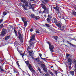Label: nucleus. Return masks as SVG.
Masks as SVG:
<instances>
[{
  "label": "nucleus",
  "mask_w": 76,
  "mask_h": 76,
  "mask_svg": "<svg viewBox=\"0 0 76 76\" xmlns=\"http://www.w3.org/2000/svg\"><path fill=\"white\" fill-rule=\"evenodd\" d=\"M47 43L48 44H49V49L51 51V52L52 53H53L54 52V47L53 46V45H51V43L50 42H47Z\"/></svg>",
  "instance_id": "1"
},
{
  "label": "nucleus",
  "mask_w": 76,
  "mask_h": 76,
  "mask_svg": "<svg viewBox=\"0 0 76 76\" xmlns=\"http://www.w3.org/2000/svg\"><path fill=\"white\" fill-rule=\"evenodd\" d=\"M32 41H33L32 39H31L28 42L29 44V46L30 47H34V43L32 42Z\"/></svg>",
  "instance_id": "2"
},
{
  "label": "nucleus",
  "mask_w": 76,
  "mask_h": 76,
  "mask_svg": "<svg viewBox=\"0 0 76 76\" xmlns=\"http://www.w3.org/2000/svg\"><path fill=\"white\" fill-rule=\"evenodd\" d=\"M6 32H7L6 29L3 28L2 29V31L0 34V36H1V37L4 36V35H6Z\"/></svg>",
  "instance_id": "3"
},
{
  "label": "nucleus",
  "mask_w": 76,
  "mask_h": 76,
  "mask_svg": "<svg viewBox=\"0 0 76 76\" xmlns=\"http://www.w3.org/2000/svg\"><path fill=\"white\" fill-rule=\"evenodd\" d=\"M34 60L35 61L38 63H37L38 64H41V63H42V62L39 61V58L38 57L35 59Z\"/></svg>",
  "instance_id": "4"
},
{
  "label": "nucleus",
  "mask_w": 76,
  "mask_h": 76,
  "mask_svg": "<svg viewBox=\"0 0 76 76\" xmlns=\"http://www.w3.org/2000/svg\"><path fill=\"white\" fill-rule=\"evenodd\" d=\"M28 68L29 70L31 72H34L35 71L34 69L32 68V66H31V64H30L28 66Z\"/></svg>",
  "instance_id": "5"
},
{
  "label": "nucleus",
  "mask_w": 76,
  "mask_h": 76,
  "mask_svg": "<svg viewBox=\"0 0 76 76\" xmlns=\"http://www.w3.org/2000/svg\"><path fill=\"white\" fill-rule=\"evenodd\" d=\"M67 59H68V61L67 62L68 64L69 65H70H70H71V64H72V59L69 58H67Z\"/></svg>",
  "instance_id": "6"
},
{
  "label": "nucleus",
  "mask_w": 76,
  "mask_h": 76,
  "mask_svg": "<svg viewBox=\"0 0 76 76\" xmlns=\"http://www.w3.org/2000/svg\"><path fill=\"white\" fill-rule=\"evenodd\" d=\"M25 4V6L26 7L28 6V2L27 1H26V0H24L23 2V4Z\"/></svg>",
  "instance_id": "7"
},
{
  "label": "nucleus",
  "mask_w": 76,
  "mask_h": 76,
  "mask_svg": "<svg viewBox=\"0 0 76 76\" xmlns=\"http://www.w3.org/2000/svg\"><path fill=\"white\" fill-rule=\"evenodd\" d=\"M53 8L54 9L56 10V11H57V12H59L60 11L59 9H60L59 8V7H58V6H56V7H53Z\"/></svg>",
  "instance_id": "8"
},
{
  "label": "nucleus",
  "mask_w": 76,
  "mask_h": 76,
  "mask_svg": "<svg viewBox=\"0 0 76 76\" xmlns=\"http://www.w3.org/2000/svg\"><path fill=\"white\" fill-rule=\"evenodd\" d=\"M10 35L8 36L5 37L4 39L5 41H7L8 39H10Z\"/></svg>",
  "instance_id": "9"
},
{
  "label": "nucleus",
  "mask_w": 76,
  "mask_h": 76,
  "mask_svg": "<svg viewBox=\"0 0 76 76\" xmlns=\"http://www.w3.org/2000/svg\"><path fill=\"white\" fill-rule=\"evenodd\" d=\"M61 23H58L56 25L58 28H61Z\"/></svg>",
  "instance_id": "10"
},
{
  "label": "nucleus",
  "mask_w": 76,
  "mask_h": 76,
  "mask_svg": "<svg viewBox=\"0 0 76 76\" xmlns=\"http://www.w3.org/2000/svg\"><path fill=\"white\" fill-rule=\"evenodd\" d=\"M36 35V34H33L31 37V39H32L33 41H34L35 40V35Z\"/></svg>",
  "instance_id": "11"
},
{
  "label": "nucleus",
  "mask_w": 76,
  "mask_h": 76,
  "mask_svg": "<svg viewBox=\"0 0 76 76\" xmlns=\"http://www.w3.org/2000/svg\"><path fill=\"white\" fill-rule=\"evenodd\" d=\"M49 2V0H43L42 1V3L44 4H45L46 3H48Z\"/></svg>",
  "instance_id": "12"
},
{
  "label": "nucleus",
  "mask_w": 76,
  "mask_h": 76,
  "mask_svg": "<svg viewBox=\"0 0 76 76\" xmlns=\"http://www.w3.org/2000/svg\"><path fill=\"white\" fill-rule=\"evenodd\" d=\"M23 23L24 26L26 27L27 26V25H28V23L27 22V21L24 22Z\"/></svg>",
  "instance_id": "13"
},
{
  "label": "nucleus",
  "mask_w": 76,
  "mask_h": 76,
  "mask_svg": "<svg viewBox=\"0 0 76 76\" xmlns=\"http://www.w3.org/2000/svg\"><path fill=\"white\" fill-rule=\"evenodd\" d=\"M19 53L21 55H22V56H23L22 57H23V56H24V55L25 54V52H24V53H22V51H21L20 52V51Z\"/></svg>",
  "instance_id": "14"
},
{
  "label": "nucleus",
  "mask_w": 76,
  "mask_h": 76,
  "mask_svg": "<svg viewBox=\"0 0 76 76\" xmlns=\"http://www.w3.org/2000/svg\"><path fill=\"white\" fill-rule=\"evenodd\" d=\"M14 45L15 46V45H19V42H18L15 41L14 43Z\"/></svg>",
  "instance_id": "15"
},
{
  "label": "nucleus",
  "mask_w": 76,
  "mask_h": 76,
  "mask_svg": "<svg viewBox=\"0 0 76 76\" xmlns=\"http://www.w3.org/2000/svg\"><path fill=\"white\" fill-rule=\"evenodd\" d=\"M21 6L23 7V9H24V10H27V8L25 7V5L24 4H23L21 5Z\"/></svg>",
  "instance_id": "16"
},
{
  "label": "nucleus",
  "mask_w": 76,
  "mask_h": 76,
  "mask_svg": "<svg viewBox=\"0 0 76 76\" xmlns=\"http://www.w3.org/2000/svg\"><path fill=\"white\" fill-rule=\"evenodd\" d=\"M33 50H31L28 51V52H29V56H32V53H33Z\"/></svg>",
  "instance_id": "17"
},
{
  "label": "nucleus",
  "mask_w": 76,
  "mask_h": 76,
  "mask_svg": "<svg viewBox=\"0 0 76 76\" xmlns=\"http://www.w3.org/2000/svg\"><path fill=\"white\" fill-rule=\"evenodd\" d=\"M42 9H43L44 10H45L47 8L45 5H43L42 6Z\"/></svg>",
  "instance_id": "18"
},
{
  "label": "nucleus",
  "mask_w": 76,
  "mask_h": 76,
  "mask_svg": "<svg viewBox=\"0 0 76 76\" xmlns=\"http://www.w3.org/2000/svg\"><path fill=\"white\" fill-rule=\"evenodd\" d=\"M21 19H22V20L23 21V22H25L26 21H27V20H26V18H25V17L22 18Z\"/></svg>",
  "instance_id": "19"
},
{
  "label": "nucleus",
  "mask_w": 76,
  "mask_h": 76,
  "mask_svg": "<svg viewBox=\"0 0 76 76\" xmlns=\"http://www.w3.org/2000/svg\"><path fill=\"white\" fill-rule=\"evenodd\" d=\"M0 71H1V72H4V69L3 68V67H2L0 66Z\"/></svg>",
  "instance_id": "20"
},
{
  "label": "nucleus",
  "mask_w": 76,
  "mask_h": 76,
  "mask_svg": "<svg viewBox=\"0 0 76 76\" xmlns=\"http://www.w3.org/2000/svg\"><path fill=\"white\" fill-rule=\"evenodd\" d=\"M37 69L39 72H40V73H42V71H41V68H40L39 67H38Z\"/></svg>",
  "instance_id": "21"
},
{
  "label": "nucleus",
  "mask_w": 76,
  "mask_h": 76,
  "mask_svg": "<svg viewBox=\"0 0 76 76\" xmlns=\"http://www.w3.org/2000/svg\"><path fill=\"white\" fill-rule=\"evenodd\" d=\"M40 66L41 67L43 68V69H44V68H45V64H41Z\"/></svg>",
  "instance_id": "22"
},
{
  "label": "nucleus",
  "mask_w": 76,
  "mask_h": 76,
  "mask_svg": "<svg viewBox=\"0 0 76 76\" xmlns=\"http://www.w3.org/2000/svg\"><path fill=\"white\" fill-rule=\"evenodd\" d=\"M69 73L71 75L74 76V71H70Z\"/></svg>",
  "instance_id": "23"
},
{
  "label": "nucleus",
  "mask_w": 76,
  "mask_h": 76,
  "mask_svg": "<svg viewBox=\"0 0 76 76\" xmlns=\"http://www.w3.org/2000/svg\"><path fill=\"white\" fill-rule=\"evenodd\" d=\"M27 50L28 51H31L30 50H31V47H30V46H28L27 48Z\"/></svg>",
  "instance_id": "24"
},
{
  "label": "nucleus",
  "mask_w": 76,
  "mask_h": 76,
  "mask_svg": "<svg viewBox=\"0 0 76 76\" xmlns=\"http://www.w3.org/2000/svg\"><path fill=\"white\" fill-rule=\"evenodd\" d=\"M54 23H55L56 25L58 23V22H57V19H56V18H55L54 19Z\"/></svg>",
  "instance_id": "25"
},
{
  "label": "nucleus",
  "mask_w": 76,
  "mask_h": 76,
  "mask_svg": "<svg viewBox=\"0 0 76 76\" xmlns=\"http://www.w3.org/2000/svg\"><path fill=\"white\" fill-rule=\"evenodd\" d=\"M73 63H75V68H76V60L75 59H74L73 60Z\"/></svg>",
  "instance_id": "26"
},
{
  "label": "nucleus",
  "mask_w": 76,
  "mask_h": 76,
  "mask_svg": "<svg viewBox=\"0 0 76 76\" xmlns=\"http://www.w3.org/2000/svg\"><path fill=\"white\" fill-rule=\"evenodd\" d=\"M46 20L47 21V22H48V23H50V22H51V20L49 18H47Z\"/></svg>",
  "instance_id": "27"
},
{
  "label": "nucleus",
  "mask_w": 76,
  "mask_h": 76,
  "mask_svg": "<svg viewBox=\"0 0 76 76\" xmlns=\"http://www.w3.org/2000/svg\"><path fill=\"white\" fill-rule=\"evenodd\" d=\"M45 26H46V27H47V28H50V25H49V24H48L45 23Z\"/></svg>",
  "instance_id": "28"
},
{
  "label": "nucleus",
  "mask_w": 76,
  "mask_h": 76,
  "mask_svg": "<svg viewBox=\"0 0 76 76\" xmlns=\"http://www.w3.org/2000/svg\"><path fill=\"white\" fill-rule=\"evenodd\" d=\"M43 70L45 72H47V68L45 67L44 68H43Z\"/></svg>",
  "instance_id": "29"
},
{
  "label": "nucleus",
  "mask_w": 76,
  "mask_h": 76,
  "mask_svg": "<svg viewBox=\"0 0 76 76\" xmlns=\"http://www.w3.org/2000/svg\"><path fill=\"white\" fill-rule=\"evenodd\" d=\"M31 18H33V19H34L35 18V16L33 14H31Z\"/></svg>",
  "instance_id": "30"
},
{
  "label": "nucleus",
  "mask_w": 76,
  "mask_h": 76,
  "mask_svg": "<svg viewBox=\"0 0 76 76\" xmlns=\"http://www.w3.org/2000/svg\"><path fill=\"white\" fill-rule=\"evenodd\" d=\"M65 28V27H64V26H63L62 27H61V28H60L61 31H63L64 28Z\"/></svg>",
  "instance_id": "31"
},
{
  "label": "nucleus",
  "mask_w": 76,
  "mask_h": 76,
  "mask_svg": "<svg viewBox=\"0 0 76 76\" xmlns=\"http://www.w3.org/2000/svg\"><path fill=\"white\" fill-rule=\"evenodd\" d=\"M72 13L75 16H76V12L75 10H72Z\"/></svg>",
  "instance_id": "32"
},
{
  "label": "nucleus",
  "mask_w": 76,
  "mask_h": 76,
  "mask_svg": "<svg viewBox=\"0 0 76 76\" xmlns=\"http://www.w3.org/2000/svg\"><path fill=\"white\" fill-rule=\"evenodd\" d=\"M45 12L46 13H47V14L49 13V10H48V9H47L45 10Z\"/></svg>",
  "instance_id": "33"
},
{
  "label": "nucleus",
  "mask_w": 76,
  "mask_h": 76,
  "mask_svg": "<svg viewBox=\"0 0 76 76\" xmlns=\"http://www.w3.org/2000/svg\"><path fill=\"white\" fill-rule=\"evenodd\" d=\"M7 14V13L5 11H4L3 13V15H4V16H5V15H6Z\"/></svg>",
  "instance_id": "34"
},
{
  "label": "nucleus",
  "mask_w": 76,
  "mask_h": 76,
  "mask_svg": "<svg viewBox=\"0 0 76 76\" xmlns=\"http://www.w3.org/2000/svg\"><path fill=\"white\" fill-rule=\"evenodd\" d=\"M34 19H35L36 20H38V19H39V16H36L34 18Z\"/></svg>",
  "instance_id": "35"
},
{
  "label": "nucleus",
  "mask_w": 76,
  "mask_h": 76,
  "mask_svg": "<svg viewBox=\"0 0 76 76\" xmlns=\"http://www.w3.org/2000/svg\"><path fill=\"white\" fill-rule=\"evenodd\" d=\"M25 63L27 65V66H29V61H26Z\"/></svg>",
  "instance_id": "36"
},
{
  "label": "nucleus",
  "mask_w": 76,
  "mask_h": 76,
  "mask_svg": "<svg viewBox=\"0 0 76 76\" xmlns=\"http://www.w3.org/2000/svg\"><path fill=\"white\" fill-rule=\"evenodd\" d=\"M68 44H69V45H72V47H75V45L73 44H72L71 43L68 42Z\"/></svg>",
  "instance_id": "37"
},
{
  "label": "nucleus",
  "mask_w": 76,
  "mask_h": 76,
  "mask_svg": "<svg viewBox=\"0 0 76 76\" xmlns=\"http://www.w3.org/2000/svg\"><path fill=\"white\" fill-rule=\"evenodd\" d=\"M54 38L55 39H56V40H57V39L58 38V37L55 36H54Z\"/></svg>",
  "instance_id": "38"
},
{
  "label": "nucleus",
  "mask_w": 76,
  "mask_h": 76,
  "mask_svg": "<svg viewBox=\"0 0 76 76\" xmlns=\"http://www.w3.org/2000/svg\"><path fill=\"white\" fill-rule=\"evenodd\" d=\"M14 72L15 73H18V70L15 69H14Z\"/></svg>",
  "instance_id": "39"
},
{
  "label": "nucleus",
  "mask_w": 76,
  "mask_h": 76,
  "mask_svg": "<svg viewBox=\"0 0 76 76\" xmlns=\"http://www.w3.org/2000/svg\"><path fill=\"white\" fill-rule=\"evenodd\" d=\"M16 64H17L18 66L19 67L20 65H19V61H17L16 62Z\"/></svg>",
  "instance_id": "40"
},
{
  "label": "nucleus",
  "mask_w": 76,
  "mask_h": 76,
  "mask_svg": "<svg viewBox=\"0 0 76 76\" xmlns=\"http://www.w3.org/2000/svg\"><path fill=\"white\" fill-rule=\"evenodd\" d=\"M49 74H50V75H52V76H53V75H54V74H53V73L52 72H51V71H50L49 72Z\"/></svg>",
  "instance_id": "41"
},
{
  "label": "nucleus",
  "mask_w": 76,
  "mask_h": 76,
  "mask_svg": "<svg viewBox=\"0 0 76 76\" xmlns=\"http://www.w3.org/2000/svg\"><path fill=\"white\" fill-rule=\"evenodd\" d=\"M48 18H52V16H51V15H49L48 16Z\"/></svg>",
  "instance_id": "42"
},
{
  "label": "nucleus",
  "mask_w": 76,
  "mask_h": 76,
  "mask_svg": "<svg viewBox=\"0 0 76 76\" xmlns=\"http://www.w3.org/2000/svg\"><path fill=\"white\" fill-rule=\"evenodd\" d=\"M20 39V42H21V43H22L23 42V39L22 38L19 39Z\"/></svg>",
  "instance_id": "43"
},
{
  "label": "nucleus",
  "mask_w": 76,
  "mask_h": 76,
  "mask_svg": "<svg viewBox=\"0 0 76 76\" xmlns=\"http://www.w3.org/2000/svg\"><path fill=\"white\" fill-rule=\"evenodd\" d=\"M3 24H2L0 25V29H1L2 28H3Z\"/></svg>",
  "instance_id": "44"
},
{
  "label": "nucleus",
  "mask_w": 76,
  "mask_h": 76,
  "mask_svg": "<svg viewBox=\"0 0 76 76\" xmlns=\"http://www.w3.org/2000/svg\"><path fill=\"white\" fill-rule=\"evenodd\" d=\"M34 31V29H33V28H31L30 30V32H32V31Z\"/></svg>",
  "instance_id": "45"
},
{
  "label": "nucleus",
  "mask_w": 76,
  "mask_h": 76,
  "mask_svg": "<svg viewBox=\"0 0 76 76\" xmlns=\"http://www.w3.org/2000/svg\"><path fill=\"white\" fill-rule=\"evenodd\" d=\"M41 58L42 60H43L44 61H46V58H43L42 57H41Z\"/></svg>",
  "instance_id": "46"
},
{
  "label": "nucleus",
  "mask_w": 76,
  "mask_h": 76,
  "mask_svg": "<svg viewBox=\"0 0 76 76\" xmlns=\"http://www.w3.org/2000/svg\"><path fill=\"white\" fill-rule=\"evenodd\" d=\"M66 57H69V56H70V54H66Z\"/></svg>",
  "instance_id": "47"
},
{
  "label": "nucleus",
  "mask_w": 76,
  "mask_h": 76,
  "mask_svg": "<svg viewBox=\"0 0 76 76\" xmlns=\"http://www.w3.org/2000/svg\"><path fill=\"white\" fill-rule=\"evenodd\" d=\"M3 20L2 19H1L0 20V23H1V22H3Z\"/></svg>",
  "instance_id": "48"
},
{
  "label": "nucleus",
  "mask_w": 76,
  "mask_h": 76,
  "mask_svg": "<svg viewBox=\"0 0 76 76\" xmlns=\"http://www.w3.org/2000/svg\"><path fill=\"white\" fill-rule=\"evenodd\" d=\"M22 38V35H20L19 36V39Z\"/></svg>",
  "instance_id": "49"
},
{
  "label": "nucleus",
  "mask_w": 76,
  "mask_h": 76,
  "mask_svg": "<svg viewBox=\"0 0 76 76\" xmlns=\"http://www.w3.org/2000/svg\"><path fill=\"white\" fill-rule=\"evenodd\" d=\"M14 31L15 32V34L16 33H17V31H16V29H14Z\"/></svg>",
  "instance_id": "50"
},
{
  "label": "nucleus",
  "mask_w": 76,
  "mask_h": 76,
  "mask_svg": "<svg viewBox=\"0 0 76 76\" xmlns=\"http://www.w3.org/2000/svg\"><path fill=\"white\" fill-rule=\"evenodd\" d=\"M45 12V10H44V11L43 12H41V13H44Z\"/></svg>",
  "instance_id": "51"
},
{
  "label": "nucleus",
  "mask_w": 76,
  "mask_h": 76,
  "mask_svg": "<svg viewBox=\"0 0 76 76\" xmlns=\"http://www.w3.org/2000/svg\"><path fill=\"white\" fill-rule=\"evenodd\" d=\"M45 12V10H44V11L43 12H41V13H44Z\"/></svg>",
  "instance_id": "52"
},
{
  "label": "nucleus",
  "mask_w": 76,
  "mask_h": 76,
  "mask_svg": "<svg viewBox=\"0 0 76 76\" xmlns=\"http://www.w3.org/2000/svg\"><path fill=\"white\" fill-rule=\"evenodd\" d=\"M36 33H37V34H39V31H36Z\"/></svg>",
  "instance_id": "53"
},
{
  "label": "nucleus",
  "mask_w": 76,
  "mask_h": 76,
  "mask_svg": "<svg viewBox=\"0 0 76 76\" xmlns=\"http://www.w3.org/2000/svg\"><path fill=\"white\" fill-rule=\"evenodd\" d=\"M39 56H40L41 58V56H42V54L40 53L39 54Z\"/></svg>",
  "instance_id": "54"
},
{
  "label": "nucleus",
  "mask_w": 76,
  "mask_h": 76,
  "mask_svg": "<svg viewBox=\"0 0 76 76\" xmlns=\"http://www.w3.org/2000/svg\"><path fill=\"white\" fill-rule=\"evenodd\" d=\"M19 5L20 6H22V3H20L19 4Z\"/></svg>",
  "instance_id": "55"
},
{
  "label": "nucleus",
  "mask_w": 76,
  "mask_h": 76,
  "mask_svg": "<svg viewBox=\"0 0 76 76\" xmlns=\"http://www.w3.org/2000/svg\"><path fill=\"white\" fill-rule=\"evenodd\" d=\"M20 1L21 2V3H23V1H24L23 0H20Z\"/></svg>",
  "instance_id": "56"
},
{
  "label": "nucleus",
  "mask_w": 76,
  "mask_h": 76,
  "mask_svg": "<svg viewBox=\"0 0 76 76\" xmlns=\"http://www.w3.org/2000/svg\"><path fill=\"white\" fill-rule=\"evenodd\" d=\"M17 50L18 51V52H19H19H20L19 50V49H18V48H17Z\"/></svg>",
  "instance_id": "57"
},
{
  "label": "nucleus",
  "mask_w": 76,
  "mask_h": 76,
  "mask_svg": "<svg viewBox=\"0 0 76 76\" xmlns=\"http://www.w3.org/2000/svg\"><path fill=\"white\" fill-rule=\"evenodd\" d=\"M18 35L20 36V35H21V34H20V32H18Z\"/></svg>",
  "instance_id": "58"
},
{
  "label": "nucleus",
  "mask_w": 76,
  "mask_h": 76,
  "mask_svg": "<svg viewBox=\"0 0 76 76\" xmlns=\"http://www.w3.org/2000/svg\"><path fill=\"white\" fill-rule=\"evenodd\" d=\"M15 34L16 35V37H18V34H17V33H15Z\"/></svg>",
  "instance_id": "59"
},
{
  "label": "nucleus",
  "mask_w": 76,
  "mask_h": 76,
  "mask_svg": "<svg viewBox=\"0 0 76 76\" xmlns=\"http://www.w3.org/2000/svg\"><path fill=\"white\" fill-rule=\"evenodd\" d=\"M76 68L75 69L74 71L76 73V68Z\"/></svg>",
  "instance_id": "60"
},
{
  "label": "nucleus",
  "mask_w": 76,
  "mask_h": 76,
  "mask_svg": "<svg viewBox=\"0 0 76 76\" xmlns=\"http://www.w3.org/2000/svg\"><path fill=\"white\" fill-rule=\"evenodd\" d=\"M55 73H56V75H57V71H55Z\"/></svg>",
  "instance_id": "61"
},
{
  "label": "nucleus",
  "mask_w": 76,
  "mask_h": 76,
  "mask_svg": "<svg viewBox=\"0 0 76 76\" xmlns=\"http://www.w3.org/2000/svg\"><path fill=\"white\" fill-rule=\"evenodd\" d=\"M53 67V66H50V67L51 68H52Z\"/></svg>",
  "instance_id": "62"
},
{
  "label": "nucleus",
  "mask_w": 76,
  "mask_h": 76,
  "mask_svg": "<svg viewBox=\"0 0 76 76\" xmlns=\"http://www.w3.org/2000/svg\"><path fill=\"white\" fill-rule=\"evenodd\" d=\"M32 58L33 60H35V58L34 57H32Z\"/></svg>",
  "instance_id": "63"
},
{
  "label": "nucleus",
  "mask_w": 76,
  "mask_h": 76,
  "mask_svg": "<svg viewBox=\"0 0 76 76\" xmlns=\"http://www.w3.org/2000/svg\"><path fill=\"white\" fill-rule=\"evenodd\" d=\"M45 76H48V75H47L46 74H45Z\"/></svg>",
  "instance_id": "64"
}]
</instances>
